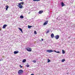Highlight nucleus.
Listing matches in <instances>:
<instances>
[{"mask_svg":"<svg viewBox=\"0 0 75 75\" xmlns=\"http://www.w3.org/2000/svg\"><path fill=\"white\" fill-rule=\"evenodd\" d=\"M34 1H40V0H33Z\"/></svg>","mask_w":75,"mask_h":75,"instance_id":"6ab92c4d","label":"nucleus"},{"mask_svg":"<svg viewBox=\"0 0 75 75\" xmlns=\"http://www.w3.org/2000/svg\"><path fill=\"white\" fill-rule=\"evenodd\" d=\"M56 53H60V52L59 51L57 52Z\"/></svg>","mask_w":75,"mask_h":75,"instance_id":"a878e982","label":"nucleus"},{"mask_svg":"<svg viewBox=\"0 0 75 75\" xmlns=\"http://www.w3.org/2000/svg\"><path fill=\"white\" fill-rule=\"evenodd\" d=\"M6 10L7 11V10L8 9V7H9L8 6V5H6Z\"/></svg>","mask_w":75,"mask_h":75,"instance_id":"9d476101","label":"nucleus"},{"mask_svg":"<svg viewBox=\"0 0 75 75\" xmlns=\"http://www.w3.org/2000/svg\"><path fill=\"white\" fill-rule=\"evenodd\" d=\"M18 51H15L14 52V54H18Z\"/></svg>","mask_w":75,"mask_h":75,"instance_id":"9b49d317","label":"nucleus"},{"mask_svg":"<svg viewBox=\"0 0 75 75\" xmlns=\"http://www.w3.org/2000/svg\"><path fill=\"white\" fill-rule=\"evenodd\" d=\"M20 18H24V16H20Z\"/></svg>","mask_w":75,"mask_h":75,"instance_id":"f3484780","label":"nucleus"},{"mask_svg":"<svg viewBox=\"0 0 75 75\" xmlns=\"http://www.w3.org/2000/svg\"><path fill=\"white\" fill-rule=\"evenodd\" d=\"M42 13H43V11H40L39 12V14H42Z\"/></svg>","mask_w":75,"mask_h":75,"instance_id":"f8f14e48","label":"nucleus"},{"mask_svg":"<svg viewBox=\"0 0 75 75\" xmlns=\"http://www.w3.org/2000/svg\"><path fill=\"white\" fill-rule=\"evenodd\" d=\"M48 33H50V30H47V32H46V33L47 34Z\"/></svg>","mask_w":75,"mask_h":75,"instance_id":"4be33fe9","label":"nucleus"},{"mask_svg":"<svg viewBox=\"0 0 75 75\" xmlns=\"http://www.w3.org/2000/svg\"><path fill=\"white\" fill-rule=\"evenodd\" d=\"M51 38H53L54 37V35L53 33H52L51 34Z\"/></svg>","mask_w":75,"mask_h":75,"instance_id":"0eeeda50","label":"nucleus"},{"mask_svg":"<svg viewBox=\"0 0 75 75\" xmlns=\"http://www.w3.org/2000/svg\"><path fill=\"white\" fill-rule=\"evenodd\" d=\"M2 61V60H0V61Z\"/></svg>","mask_w":75,"mask_h":75,"instance_id":"7c9ffc66","label":"nucleus"},{"mask_svg":"<svg viewBox=\"0 0 75 75\" xmlns=\"http://www.w3.org/2000/svg\"><path fill=\"white\" fill-rule=\"evenodd\" d=\"M62 54H65V51L64 50H62Z\"/></svg>","mask_w":75,"mask_h":75,"instance_id":"dca6fc26","label":"nucleus"},{"mask_svg":"<svg viewBox=\"0 0 75 75\" xmlns=\"http://www.w3.org/2000/svg\"><path fill=\"white\" fill-rule=\"evenodd\" d=\"M1 30L0 29V31H1Z\"/></svg>","mask_w":75,"mask_h":75,"instance_id":"2f4dec72","label":"nucleus"},{"mask_svg":"<svg viewBox=\"0 0 75 75\" xmlns=\"http://www.w3.org/2000/svg\"><path fill=\"white\" fill-rule=\"evenodd\" d=\"M7 25L5 24V25H4L3 27V28H5L6 27H7Z\"/></svg>","mask_w":75,"mask_h":75,"instance_id":"6e6552de","label":"nucleus"},{"mask_svg":"<svg viewBox=\"0 0 75 75\" xmlns=\"http://www.w3.org/2000/svg\"><path fill=\"white\" fill-rule=\"evenodd\" d=\"M55 38L56 40H58L59 38V35H57L55 36Z\"/></svg>","mask_w":75,"mask_h":75,"instance_id":"20e7f679","label":"nucleus"},{"mask_svg":"<svg viewBox=\"0 0 75 75\" xmlns=\"http://www.w3.org/2000/svg\"><path fill=\"white\" fill-rule=\"evenodd\" d=\"M24 2H20L18 4V7H19V8H23V5L24 4Z\"/></svg>","mask_w":75,"mask_h":75,"instance_id":"f257e3e1","label":"nucleus"},{"mask_svg":"<svg viewBox=\"0 0 75 75\" xmlns=\"http://www.w3.org/2000/svg\"><path fill=\"white\" fill-rule=\"evenodd\" d=\"M61 5H62V7H63V6H65V5L64 4V3L63 2H62Z\"/></svg>","mask_w":75,"mask_h":75,"instance_id":"1a4fd4ad","label":"nucleus"},{"mask_svg":"<svg viewBox=\"0 0 75 75\" xmlns=\"http://www.w3.org/2000/svg\"><path fill=\"white\" fill-rule=\"evenodd\" d=\"M47 60V63H48V62H51V60H49V59H48Z\"/></svg>","mask_w":75,"mask_h":75,"instance_id":"a211bd4d","label":"nucleus"},{"mask_svg":"<svg viewBox=\"0 0 75 75\" xmlns=\"http://www.w3.org/2000/svg\"><path fill=\"white\" fill-rule=\"evenodd\" d=\"M31 27H32V26H29V25H28V28H30Z\"/></svg>","mask_w":75,"mask_h":75,"instance_id":"aec40b11","label":"nucleus"},{"mask_svg":"<svg viewBox=\"0 0 75 75\" xmlns=\"http://www.w3.org/2000/svg\"><path fill=\"white\" fill-rule=\"evenodd\" d=\"M18 29L20 30L21 31V33H23V30H22V29L21 28H18Z\"/></svg>","mask_w":75,"mask_h":75,"instance_id":"ddd939ff","label":"nucleus"},{"mask_svg":"<svg viewBox=\"0 0 75 75\" xmlns=\"http://www.w3.org/2000/svg\"><path fill=\"white\" fill-rule=\"evenodd\" d=\"M20 1H23V0H19Z\"/></svg>","mask_w":75,"mask_h":75,"instance_id":"c756f323","label":"nucleus"},{"mask_svg":"<svg viewBox=\"0 0 75 75\" xmlns=\"http://www.w3.org/2000/svg\"><path fill=\"white\" fill-rule=\"evenodd\" d=\"M26 66L28 68V67H30V65H26Z\"/></svg>","mask_w":75,"mask_h":75,"instance_id":"b1692460","label":"nucleus"},{"mask_svg":"<svg viewBox=\"0 0 75 75\" xmlns=\"http://www.w3.org/2000/svg\"><path fill=\"white\" fill-rule=\"evenodd\" d=\"M47 52H54V51L52 50H47Z\"/></svg>","mask_w":75,"mask_h":75,"instance_id":"39448f33","label":"nucleus"},{"mask_svg":"<svg viewBox=\"0 0 75 75\" xmlns=\"http://www.w3.org/2000/svg\"><path fill=\"white\" fill-rule=\"evenodd\" d=\"M19 66L20 67V68H23V66H21V65H20V66Z\"/></svg>","mask_w":75,"mask_h":75,"instance_id":"393cba45","label":"nucleus"},{"mask_svg":"<svg viewBox=\"0 0 75 75\" xmlns=\"http://www.w3.org/2000/svg\"><path fill=\"white\" fill-rule=\"evenodd\" d=\"M18 74H19V75H21V74H23V70H19Z\"/></svg>","mask_w":75,"mask_h":75,"instance_id":"f03ea898","label":"nucleus"},{"mask_svg":"<svg viewBox=\"0 0 75 75\" xmlns=\"http://www.w3.org/2000/svg\"><path fill=\"white\" fill-rule=\"evenodd\" d=\"M26 49L27 50V51H28L29 52H31V51H32V49L30 48H26Z\"/></svg>","mask_w":75,"mask_h":75,"instance_id":"7ed1b4c3","label":"nucleus"},{"mask_svg":"<svg viewBox=\"0 0 75 75\" xmlns=\"http://www.w3.org/2000/svg\"><path fill=\"white\" fill-rule=\"evenodd\" d=\"M42 41H43V39H42Z\"/></svg>","mask_w":75,"mask_h":75,"instance_id":"c85d7f7f","label":"nucleus"},{"mask_svg":"<svg viewBox=\"0 0 75 75\" xmlns=\"http://www.w3.org/2000/svg\"><path fill=\"white\" fill-rule=\"evenodd\" d=\"M64 61H65V59H63L62 61V62H64Z\"/></svg>","mask_w":75,"mask_h":75,"instance_id":"2eb2a0df","label":"nucleus"},{"mask_svg":"<svg viewBox=\"0 0 75 75\" xmlns=\"http://www.w3.org/2000/svg\"><path fill=\"white\" fill-rule=\"evenodd\" d=\"M25 61H26V59H24L23 61H22V62L23 63H24V62H25Z\"/></svg>","mask_w":75,"mask_h":75,"instance_id":"4468645a","label":"nucleus"},{"mask_svg":"<svg viewBox=\"0 0 75 75\" xmlns=\"http://www.w3.org/2000/svg\"><path fill=\"white\" fill-rule=\"evenodd\" d=\"M46 22H45V23L43 24V25H47V24H48V21H45Z\"/></svg>","mask_w":75,"mask_h":75,"instance_id":"423d86ee","label":"nucleus"},{"mask_svg":"<svg viewBox=\"0 0 75 75\" xmlns=\"http://www.w3.org/2000/svg\"><path fill=\"white\" fill-rule=\"evenodd\" d=\"M32 62H34V63H36V60H33L32 61Z\"/></svg>","mask_w":75,"mask_h":75,"instance_id":"412c9836","label":"nucleus"},{"mask_svg":"<svg viewBox=\"0 0 75 75\" xmlns=\"http://www.w3.org/2000/svg\"><path fill=\"white\" fill-rule=\"evenodd\" d=\"M34 34H37V32L35 30L34 31Z\"/></svg>","mask_w":75,"mask_h":75,"instance_id":"5701e85b","label":"nucleus"},{"mask_svg":"<svg viewBox=\"0 0 75 75\" xmlns=\"http://www.w3.org/2000/svg\"><path fill=\"white\" fill-rule=\"evenodd\" d=\"M30 75H34V74H31Z\"/></svg>","mask_w":75,"mask_h":75,"instance_id":"cd10ccee","label":"nucleus"},{"mask_svg":"<svg viewBox=\"0 0 75 75\" xmlns=\"http://www.w3.org/2000/svg\"><path fill=\"white\" fill-rule=\"evenodd\" d=\"M54 51L55 52H57V51H55V50Z\"/></svg>","mask_w":75,"mask_h":75,"instance_id":"bb28decb","label":"nucleus"}]
</instances>
